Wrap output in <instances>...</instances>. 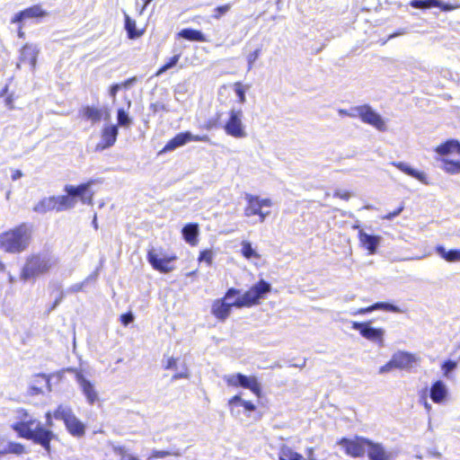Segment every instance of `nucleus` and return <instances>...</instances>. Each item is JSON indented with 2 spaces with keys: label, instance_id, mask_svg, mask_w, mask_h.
Masks as SVG:
<instances>
[{
  "label": "nucleus",
  "instance_id": "40",
  "mask_svg": "<svg viewBox=\"0 0 460 460\" xmlns=\"http://www.w3.org/2000/svg\"><path fill=\"white\" fill-rule=\"evenodd\" d=\"M180 57H181V54H175L173 57L170 58L169 60L158 69L155 75H157V76L161 75L167 70L174 67L177 65V63L179 62Z\"/></svg>",
  "mask_w": 460,
  "mask_h": 460
},
{
  "label": "nucleus",
  "instance_id": "41",
  "mask_svg": "<svg viewBox=\"0 0 460 460\" xmlns=\"http://www.w3.org/2000/svg\"><path fill=\"white\" fill-rule=\"evenodd\" d=\"M443 169L449 173H457L460 172V162L449 161L447 159L443 160Z\"/></svg>",
  "mask_w": 460,
  "mask_h": 460
},
{
  "label": "nucleus",
  "instance_id": "26",
  "mask_svg": "<svg viewBox=\"0 0 460 460\" xmlns=\"http://www.w3.org/2000/svg\"><path fill=\"white\" fill-rule=\"evenodd\" d=\"M233 306H234L233 303L217 300L212 306V313L217 319L223 321L230 314Z\"/></svg>",
  "mask_w": 460,
  "mask_h": 460
},
{
  "label": "nucleus",
  "instance_id": "57",
  "mask_svg": "<svg viewBox=\"0 0 460 460\" xmlns=\"http://www.w3.org/2000/svg\"><path fill=\"white\" fill-rule=\"evenodd\" d=\"M240 294V290L238 289H235L234 288H229L226 294V296H225V299H231L233 297H234L235 296L239 295Z\"/></svg>",
  "mask_w": 460,
  "mask_h": 460
},
{
  "label": "nucleus",
  "instance_id": "25",
  "mask_svg": "<svg viewBox=\"0 0 460 460\" xmlns=\"http://www.w3.org/2000/svg\"><path fill=\"white\" fill-rule=\"evenodd\" d=\"M199 234V228L197 223H189L181 229V234L184 241L190 245L197 244Z\"/></svg>",
  "mask_w": 460,
  "mask_h": 460
},
{
  "label": "nucleus",
  "instance_id": "29",
  "mask_svg": "<svg viewBox=\"0 0 460 460\" xmlns=\"http://www.w3.org/2000/svg\"><path fill=\"white\" fill-rule=\"evenodd\" d=\"M178 36L180 38H182L184 40H190V41H198V42L206 41V38L201 31L190 29V28L182 29L178 33Z\"/></svg>",
  "mask_w": 460,
  "mask_h": 460
},
{
  "label": "nucleus",
  "instance_id": "61",
  "mask_svg": "<svg viewBox=\"0 0 460 460\" xmlns=\"http://www.w3.org/2000/svg\"><path fill=\"white\" fill-rule=\"evenodd\" d=\"M52 418H54V415L53 413H51L50 411L47 412L46 413V425L47 427L49 428H52L53 427V420H52Z\"/></svg>",
  "mask_w": 460,
  "mask_h": 460
},
{
  "label": "nucleus",
  "instance_id": "49",
  "mask_svg": "<svg viewBox=\"0 0 460 460\" xmlns=\"http://www.w3.org/2000/svg\"><path fill=\"white\" fill-rule=\"evenodd\" d=\"M403 208V205H401L396 210L388 213L387 215L384 216L383 218L386 220H392L393 218L399 216L402 212Z\"/></svg>",
  "mask_w": 460,
  "mask_h": 460
},
{
  "label": "nucleus",
  "instance_id": "3",
  "mask_svg": "<svg viewBox=\"0 0 460 460\" xmlns=\"http://www.w3.org/2000/svg\"><path fill=\"white\" fill-rule=\"evenodd\" d=\"M31 237V226L23 223L0 234V247L7 252L19 253L28 248Z\"/></svg>",
  "mask_w": 460,
  "mask_h": 460
},
{
  "label": "nucleus",
  "instance_id": "36",
  "mask_svg": "<svg viewBox=\"0 0 460 460\" xmlns=\"http://www.w3.org/2000/svg\"><path fill=\"white\" fill-rule=\"evenodd\" d=\"M125 29L128 32V38L130 39H135L140 35L136 29V22L128 14H125Z\"/></svg>",
  "mask_w": 460,
  "mask_h": 460
},
{
  "label": "nucleus",
  "instance_id": "9",
  "mask_svg": "<svg viewBox=\"0 0 460 460\" xmlns=\"http://www.w3.org/2000/svg\"><path fill=\"white\" fill-rule=\"evenodd\" d=\"M224 380L230 386H240L251 390L257 397H261V386L254 376H245L241 373L224 376Z\"/></svg>",
  "mask_w": 460,
  "mask_h": 460
},
{
  "label": "nucleus",
  "instance_id": "7",
  "mask_svg": "<svg viewBox=\"0 0 460 460\" xmlns=\"http://www.w3.org/2000/svg\"><path fill=\"white\" fill-rule=\"evenodd\" d=\"M244 199L246 201L244 216L248 217L252 216H259L260 222L263 223L266 217L270 215V211H264L263 208H270L272 206L271 199H261L257 195L250 193H245Z\"/></svg>",
  "mask_w": 460,
  "mask_h": 460
},
{
  "label": "nucleus",
  "instance_id": "19",
  "mask_svg": "<svg viewBox=\"0 0 460 460\" xmlns=\"http://www.w3.org/2000/svg\"><path fill=\"white\" fill-rule=\"evenodd\" d=\"M358 239L362 246L368 251L369 254H375L376 252L381 241L379 235L368 234L362 229L358 231Z\"/></svg>",
  "mask_w": 460,
  "mask_h": 460
},
{
  "label": "nucleus",
  "instance_id": "56",
  "mask_svg": "<svg viewBox=\"0 0 460 460\" xmlns=\"http://www.w3.org/2000/svg\"><path fill=\"white\" fill-rule=\"evenodd\" d=\"M170 452L168 451H164V450H155L153 453H152V457H155V458H163V457H165V456H170Z\"/></svg>",
  "mask_w": 460,
  "mask_h": 460
},
{
  "label": "nucleus",
  "instance_id": "6",
  "mask_svg": "<svg viewBox=\"0 0 460 460\" xmlns=\"http://www.w3.org/2000/svg\"><path fill=\"white\" fill-rule=\"evenodd\" d=\"M56 420H63L70 435L81 438L85 434V425L75 415L68 405L60 404L53 411Z\"/></svg>",
  "mask_w": 460,
  "mask_h": 460
},
{
  "label": "nucleus",
  "instance_id": "18",
  "mask_svg": "<svg viewBox=\"0 0 460 460\" xmlns=\"http://www.w3.org/2000/svg\"><path fill=\"white\" fill-rule=\"evenodd\" d=\"M47 13L40 5H33L15 13L12 22L20 23L26 19L43 17Z\"/></svg>",
  "mask_w": 460,
  "mask_h": 460
},
{
  "label": "nucleus",
  "instance_id": "20",
  "mask_svg": "<svg viewBox=\"0 0 460 460\" xmlns=\"http://www.w3.org/2000/svg\"><path fill=\"white\" fill-rule=\"evenodd\" d=\"M392 358L395 367L398 369H409L416 361V357L406 351H397Z\"/></svg>",
  "mask_w": 460,
  "mask_h": 460
},
{
  "label": "nucleus",
  "instance_id": "30",
  "mask_svg": "<svg viewBox=\"0 0 460 460\" xmlns=\"http://www.w3.org/2000/svg\"><path fill=\"white\" fill-rule=\"evenodd\" d=\"M83 116L93 123H96L102 119V111L95 107L86 106L83 110Z\"/></svg>",
  "mask_w": 460,
  "mask_h": 460
},
{
  "label": "nucleus",
  "instance_id": "50",
  "mask_svg": "<svg viewBox=\"0 0 460 460\" xmlns=\"http://www.w3.org/2000/svg\"><path fill=\"white\" fill-rule=\"evenodd\" d=\"M120 321L122 324L126 326L134 321V315L132 314V313L123 314L120 316Z\"/></svg>",
  "mask_w": 460,
  "mask_h": 460
},
{
  "label": "nucleus",
  "instance_id": "51",
  "mask_svg": "<svg viewBox=\"0 0 460 460\" xmlns=\"http://www.w3.org/2000/svg\"><path fill=\"white\" fill-rule=\"evenodd\" d=\"M188 377H189V371H188L187 367H184L181 371L177 372L172 376V380L174 381V380H178L181 378H188Z\"/></svg>",
  "mask_w": 460,
  "mask_h": 460
},
{
  "label": "nucleus",
  "instance_id": "10",
  "mask_svg": "<svg viewBox=\"0 0 460 460\" xmlns=\"http://www.w3.org/2000/svg\"><path fill=\"white\" fill-rule=\"evenodd\" d=\"M352 329L358 331L365 339L377 344L379 347L385 346V331L383 328H376L371 325V322H353Z\"/></svg>",
  "mask_w": 460,
  "mask_h": 460
},
{
  "label": "nucleus",
  "instance_id": "46",
  "mask_svg": "<svg viewBox=\"0 0 460 460\" xmlns=\"http://www.w3.org/2000/svg\"><path fill=\"white\" fill-rule=\"evenodd\" d=\"M396 368L394 363L393 362V358L384 366L379 368V374H385L390 372L391 370Z\"/></svg>",
  "mask_w": 460,
  "mask_h": 460
},
{
  "label": "nucleus",
  "instance_id": "27",
  "mask_svg": "<svg viewBox=\"0 0 460 460\" xmlns=\"http://www.w3.org/2000/svg\"><path fill=\"white\" fill-rule=\"evenodd\" d=\"M54 209L57 210L56 196L44 198L33 207V211L39 214H45Z\"/></svg>",
  "mask_w": 460,
  "mask_h": 460
},
{
  "label": "nucleus",
  "instance_id": "11",
  "mask_svg": "<svg viewBox=\"0 0 460 460\" xmlns=\"http://www.w3.org/2000/svg\"><path fill=\"white\" fill-rule=\"evenodd\" d=\"M364 440L367 438H358L357 439H349L343 438L340 440L339 444L342 446L346 453L352 457H359L364 456L367 450V443Z\"/></svg>",
  "mask_w": 460,
  "mask_h": 460
},
{
  "label": "nucleus",
  "instance_id": "35",
  "mask_svg": "<svg viewBox=\"0 0 460 460\" xmlns=\"http://www.w3.org/2000/svg\"><path fill=\"white\" fill-rule=\"evenodd\" d=\"M456 141V140H454V139L447 140V142L439 145L436 148V152L440 155H446L452 152H455Z\"/></svg>",
  "mask_w": 460,
  "mask_h": 460
},
{
  "label": "nucleus",
  "instance_id": "38",
  "mask_svg": "<svg viewBox=\"0 0 460 460\" xmlns=\"http://www.w3.org/2000/svg\"><path fill=\"white\" fill-rule=\"evenodd\" d=\"M232 8L231 4H226L223 5L217 6L212 11L211 18L214 20H220L224 15H226Z\"/></svg>",
  "mask_w": 460,
  "mask_h": 460
},
{
  "label": "nucleus",
  "instance_id": "8",
  "mask_svg": "<svg viewBox=\"0 0 460 460\" xmlns=\"http://www.w3.org/2000/svg\"><path fill=\"white\" fill-rule=\"evenodd\" d=\"M242 119L243 111L241 109L233 108L230 110L228 119L223 127L228 136L234 138H243L247 136Z\"/></svg>",
  "mask_w": 460,
  "mask_h": 460
},
{
  "label": "nucleus",
  "instance_id": "63",
  "mask_svg": "<svg viewBox=\"0 0 460 460\" xmlns=\"http://www.w3.org/2000/svg\"><path fill=\"white\" fill-rule=\"evenodd\" d=\"M150 109L154 112H157L159 110H164V104H160V103H152L150 105Z\"/></svg>",
  "mask_w": 460,
  "mask_h": 460
},
{
  "label": "nucleus",
  "instance_id": "13",
  "mask_svg": "<svg viewBox=\"0 0 460 460\" xmlns=\"http://www.w3.org/2000/svg\"><path fill=\"white\" fill-rule=\"evenodd\" d=\"M176 257H160L155 249H151L147 252V261L152 267L163 273H168L172 270L170 262L174 261Z\"/></svg>",
  "mask_w": 460,
  "mask_h": 460
},
{
  "label": "nucleus",
  "instance_id": "5",
  "mask_svg": "<svg viewBox=\"0 0 460 460\" xmlns=\"http://www.w3.org/2000/svg\"><path fill=\"white\" fill-rule=\"evenodd\" d=\"M271 285L264 279H261L252 286L249 290L238 296L233 305L236 308L251 307L260 304V301L266 297L271 291Z\"/></svg>",
  "mask_w": 460,
  "mask_h": 460
},
{
  "label": "nucleus",
  "instance_id": "54",
  "mask_svg": "<svg viewBox=\"0 0 460 460\" xmlns=\"http://www.w3.org/2000/svg\"><path fill=\"white\" fill-rule=\"evenodd\" d=\"M190 141H197V142H208L209 141V137L208 135H202V136H199V135H193L191 133V137H190Z\"/></svg>",
  "mask_w": 460,
  "mask_h": 460
},
{
  "label": "nucleus",
  "instance_id": "60",
  "mask_svg": "<svg viewBox=\"0 0 460 460\" xmlns=\"http://www.w3.org/2000/svg\"><path fill=\"white\" fill-rule=\"evenodd\" d=\"M164 367H165L166 369H172V368H176V359H175V358H169L167 359V362H166V364H165Z\"/></svg>",
  "mask_w": 460,
  "mask_h": 460
},
{
  "label": "nucleus",
  "instance_id": "21",
  "mask_svg": "<svg viewBox=\"0 0 460 460\" xmlns=\"http://www.w3.org/2000/svg\"><path fill=\"white\" fill-rule=\"evenodd\" d=\"M375 310H384V311L393 312V313H402V312L399 306L394 305L393 304H390L387 302H377L368 307L360 308L355 312H351V314L352 315L366 314L371 313Z\"/></svg>",
  "mask_w": 460,
  "mask_h": 460
},
{
  "label": "nucleus",
  "instance_id": "34",
  "mask_svg": "<svg viewBox=\"0 0 460 460\" xmlns=\"http://www.w3.org/2000/svg\"><path fill=\"white\" fill-rule=\"evenodd\" d=\"M242 254L244 258L250 260L252 258H259L260 255L258 252L252 248V243L248 241H243L242 243Z\"/></svg>",
  "mask_w": 460,
  "mask_h": 460
},
{
  "label": "nucleus",
  "instance_id": "12",
  "mask_svg": "<svg viewBox=\"0 0 460 460\" xmlns=\"http://www.w3.org/2000/svg\"><path fill=\"white\" fill-rule=\"evenodd\" d=\"M75 380L89 404H93L99 400V394L95 390L93 384L81 372L76 371Z\"/></svg>",
  "mask_w": 460,
  "mask_h": 460
},
{
  "label": "nucleus",
  "instance_id": "42",
  "mask_svg": "<svg viewBox=\"0 0 460 460\" xmlns=\"http://www.w3.org/2000/svg\"><path fill=\"white\" fill-rule=\"evenodd\" d=\"M261 54V49H257L253 52L250 53L247 56V70L251 71L252 69L254 62L258 59Z\"/></svg>",
  "mask_w": 460,
  "mask_h": 460
},
{
  "label": "nucleus",
  "instance_id": "17",
  "mask_svg": "<svg viewBox=\"0 0 460 460\" xmlns=\"http://www.w3.org/2000/svg\"><path fill=\"white\" fill-rule=\"evenodd\" d=\"M364 441L367 443V456L370 460H393V455L387 453L382 445L373 443L369 439Z\"/></svg>",
  "mask_w": 460,
  "mask_h": 460
},
{
  "label": "nucleus",
  "instance_id": "53",
  "mask_svg": "<svg viewBox=\"0 0 460 460\" xmlns=\"http://www.w3.org/2000/svg\"><path fill=\"white\" fill-rule=\"evenodd\" d=\"M84 283H85V281L72 285L67 289V292L77 293V292L81 291L84 286Z\"/></svg>",
  "mask_w": 460,
  "mask_h": 460
},
{
  "label": "nucleus",
  "instance_id": "47",
  "mask_svg": "<svg viewBox=\"0 0 460 460\" xmlns=\"http://www.w3.org/2000/svg\"><path fill=\"white\" fill-rule=\"evenodd\" d=\"M121 89V85L119 84H113L109 89V95L111 96L112 102H116V96L118 92Z\"/></svg>",
  "mask_w": 460,
  "mask_h": 460
},
{
  "label": "nucleus",
  "instance_id": "64",
  "mask_svg": "<svg viewBox=\"0 0 460 460\" xmlns=\"http://www.w3.org/2000/svg\"><path fill=\"white\" fill-rule=\"evenodd\" d=\"M12 180L13 181H16L18 179H20L21 177H22V172L21 170H14L12 173Z\"/></svg>",
  "mask_w": 460,
  "mask_h": 460
},
{
  "label": "nucleus",
  "instance_id": "14",
  "mask_svg": "<svg viewBox=\"0 0 460 460\" xmlns=\"http://www.w3.org/2000/svg\"><path fill=\"white\" fill-rule=\"evenodd\" d=\"M361 120L364 123L369 124L375 127L379 131H385V122L377 112H376L371 106L364 104V111L361 115Z\"/></svg>",
  "mask_w": 460,
  "mask_h": 460
},
{
  "label": "nucleus",
  "instance_id": "55",
  "mask_svg": "<svg viewBox=\"0 0 460 460\" xmlns=\"http://www.w3.org/2000/svg\"><path fill=\"white\" fill-rule=\"evenodd\" d=\"M241 406H243L244 408V410L247 411H253L256 409V406L254 405V403H252L250 401H245V400L242 401Z\"/></svg>",
  "mask_w": 460,
  "mask_h": 460
},
{
  "label": "nucleus",
  "instance_id": "2",
  "mask_svg": "<svg viewBox=\"0 0 460 460\" xmlns=\"http://www.w3.org/2000/svg\"><path fill=\"white\" fill-rule=\"evenodd\" d=\"M58 263V256L49 250L32 253L27 257L22 269L20 278L27 281L47 274Z\"/></svg>",
  "mask_w": 460,
  "mask_h": 460
},
{
  "label": "nucleus",
  "instance_id": "59",
  "mask_svg": "<svg viewBox=\"0 0 460 460\" xmlns=\"http://www.w3.org/2000/svg\"><path fill=\"white\" fill-rule=\"evenodd\" d=\"M425 393H426V390L423 392V394L421 395V401L423 402V406H424L425 410L428 412H429L432 410V405L428 402Z\"/></svg>",
  "mask_w": 460,
  "mask_h": 460
},
{
  "label": "nucleus",
  "instance_id": "4",
  "mask_svg": "<svg viewBox=\"0 0 460 460\" xmlns=\"http://www.w3.org/2000/svg\"><path fill=\"white\" fill-rule=\"evenodd\" d=\"M93 181L80 184L78 186L66 185L65 191L66 195L57 196V211H64L73 208L76 204V198H79L84 204L91 205L93 203V192L90 187Z\"/></svg>",
  "mask_w": 460,
  "mask_h": 460
},
{
  "label": "nucleus",
  "instance_id": "23",
  "mask_svg": "<svg viewBox=\"0 0 460 460\" xmlns=\"http://www.w3.org/2000/svg\"><path fill=\"white\" fill-rule=\"evenodd\" d=\"M39 49L35 45L26 44L21 50V62L28 63L31 69L35 68Z\"/></svg>",
  "mask_w": 460,
  "mask_h": 460
},
{
  "label": "nucleus",
  "instance_id": "37",
  "mask_svg": "<svg viewBox=\"0 0 460 460\" xmlns=\"http://www.w3.org/2000/svg\"><path fill=\"white\" fill-rule=\"evenodd\" d=\"M5 454L22 455L25 452L24 446L17 442H8L4 449Z\"/></svg>",
  "mask_w": 460,
  "mask_h": 460
},
{
  "label": "nucleus",
  "instance_id": "32",
  "mask_svg": "<svg viewBox=\"0 0 460 460\" xmlns=\"http://www.w3.org/2000/svg\"><path fill=\"white\" fill-rule=\"evenodd\" d=\"M411 5L418 9H429L431 7H438L440 2L438 0H412Z\"/></svg>",
  "mask_w": 460,
  "mask_h": 460
},
{
  "label": "nucleus",
  "instance_id": "1",
  "mask_svg": "<svg viewBox=\"0 0 460 460\" xmlns=\"http://www.w3.org/2000/svg\"><path fill=\"white\" fill-rule=\"evenodd\" d=\"M12 428L19 437L40 445L49 454L50 453V442L55 438V434L49 429L43 427L37 419L23 412L21 420L13 423Z\"/></svg>",
  "mask_w": 460,
  "mask_h": 460
},
{
  "label": "nucleus",
  "instance_id": "45",
  "mask_svg": "<svg viewBox=\"0 0 460 460\" xmlns=\"http://www.w3.org/2000/svg\"><path fill=\"white\" fill-rule=\"evenodd\" d=\"M363 111H364V105L352 107L351 109L349 110L348 117L361 118Z\"/></svg>",
  "mask_w": 460,
  "mask_h": 460
},
{
  "label": "nucleus",
  "instance_id": "52",
  "mask_svg": "<svg viewBox=\"0 0 460 460\" xmlns=\"http://www.w3.org/2000/svg\"><path fill=\"white\" fill-rule=\"evenodd\" d=\"M334 197L348 200L351 197V194L347 190H337L334 192Z\"/></svg>",
  "mask_w": 460,
  "mask_h": 460
},
{
  "label": "nucleus",
  "instance_id": "44",
  "mask_svg": "<svg viewBox=\"0 0 460 460\" xmlns=\"http://www.w3.org/2000/svg\"><path fill=\"white\" fill-rule=\"evenodd\" d=\"M457 367V364L456 362L453 361V360H446L443 364H442V370L444 371V375L445 376H447L450 372L454 371Z\"/></svg>",
  "mask_w": 460,
  "mask_h": 460
},
{
  "label": "nucleus",
  "instance_id": "31",
  "mask_svg": "<svg viewBox=\"0 0 460 460\" xmlns=\"http://www.w3.org/2000/svg\"><path fill=\"white\" fill-rule=\"evenodd\" d=\"M279 460H304V457L291 447L283 446L279 451Z\"/></svg>",
  "mask_w": 460,
  "mask_h": 460
},
{
  "label": "nucleus",
  "instance_id": "16",
  "mask_svg": "<svg viewBox=\"0 0 460 460\" xmlns=\"http://www.w3.org/2000/svg\"><path fill=\"white\" fill-rule=\"evenodd\" d=\"M447 396L448 389L443 381L438 380L431 385L429 397L433 402L441 404L447 401Z\"/></svg>",
  "mask_w": 460,
  "mask_h": 460
},
{
  "label": "nucleus",
  "instance_id": "48",
  "mask_svg": "<svg viewBox=\"0 0 460 460\" xmlns=\"http://www.w3.org/2000/svg\"><path fill=\"white\" fill-rule=\"evenodd\" d=\"M242 401H243L241 397L240 394H236L234 395V397H232L229 402H228V404H229V407L231 409V411L234 410V407L236 406V405H241L242 404Z\"/></svg>",
  "mask_w": 460,
  "mask_h": 460
},
{
  "label": "nucleus",
  "instance_id": "28",
  "mask_svg": "<svg viewBox=\"0 0 460 460\" xmlns=\"http://www.w3.org/2000/svg\"><path fill=\"white\" fill-rule=\"evenodd\" d=\"M435 251L442 259L447 262L460 261V251L457 249H451L447 251L443 245H437Z\"/></svg>",
  "mask_w": 460,
  "mask_h": 460
},
{
  "label": "nucleus",
  "instance_id": "15",
  "mask_svg": "<svg viewBox=\"0 0 460 460\" xmlns=\"http://www.w3.org/2000/svg\"><path fill=\"white\" fill-rule=\"evenodd\" d=\"M119 134L118 127L116 125L105 126L102 132V141L97 144L95 150L103 151L112 146Z\"/></svg>",
  "mask_w": 460,
  "mask_h": 460
},
{
  "label": "nucleus",
  "instance_id": "58",
  "mask_svg": "<svg viewBox=\"0 0 460 460\" xmlns=\"http://www.w3.org/2000/svg\"><path fill=\"white\" fill-rule=\"evenodd\" d=\"M64 298V292L63 291H60L59 295L58 297H56L53 305H51V307L49 308V311H52L54 310L60 303L61 301L63 300Z\"/></svg>",
  "mask_w": 460,
  "mask_h": 460
},
{
  "label": "nucleus",
  "instance_id": "43",
  "mask_svg": "<svg viewBox=\"0 0 460 460\" xmlns=\"http://www.w3.org/2000/svg\"><path fill=\"white\" fill-rule=\"evenodd\" d=\"M213 261V252L211 250H204L200 252L199 256V261H205L208 265H211Z\"/></svg>",
  "mask_w": 460,
  "mask_h": 460
},
{
  "label": "nucleus",
  "instance_id": "24",
  "mask_svg": "<svg viewBox=\"0 0 460 460\" xmlns=\"http://www.w3.org/2000/svg\"><path fill=\"white\" fill-rule=\"evenodd\" d=\"M392 164L405 174L417 179L421 183L428 184L426 174L422 172H419L413 169L408 164L403 162H393Z\"/></svg>",
  "mask_w": 460,
  "mask_h": 460
},
{
  "label": "nucleus",
  "instance_id": "62",
  "mask_svg": "<svg viewBox=\"0 0 460 460\" xmlns=\"http://www.w3.org/2000/svg\"><path fill=\"white\" fill-rule=\"evenodd\" d=\"M134 82H135V78L133 77V78H129V79L124 81L121 84H119V85H121V89L122 88L128 89V88H129L132 85V84Z\"/></svg>",
  "mask_w": 460,
  "mask_h": 460
},
{
  "label": "nucleus",
  "instance_id": "33",
  "mask_svg": "<svg viewBox=\"0 0 460 460\" xmlns=\"http://www.w3.org/2000/svg\"><path fill=\"white\" fill-rule=\"evenodd\" d=\"M118 125L121 128H129L132 123V119L129 117L128 111L123 108H119L117 111Z\"/></svg>",
  "mask_w": 460,
  "mask_h": 460
},
{
  "label": "nucleus",
  "instance_id": "39",
  "mask_svg": "<svg viewBox=\"0 0 460 460\" xmlns=\"http://www.w3.org/2000/svg\"><path fill=\"white\" fill-rule=\"evenodd\" d=\"M249 85H243L241 82H236L234 84V90L239 99V102L243 104L246 102L245 93L249 89Z\"/></svg>",
  "mask_w": 460,
  "mask_h": 460
},
{
  "label": "nucleus",
  "instance_id": "22",
  "mask_svg": "<svg viewBox=\"0 0 460 460\" xmlns=\"http://www.w3.org/2000/svg\"><path fill=\"white\" fill-rule=\"evenodd\" d=\"M191 132L184 131L178 133L174 137L167 142V144L163 148L162 152H171L175 150L178 147L183 146L188 142L190 141Z\"/></svg>",
  "mask_w": 460,
  "mask_h": 460
}]
</instances>
